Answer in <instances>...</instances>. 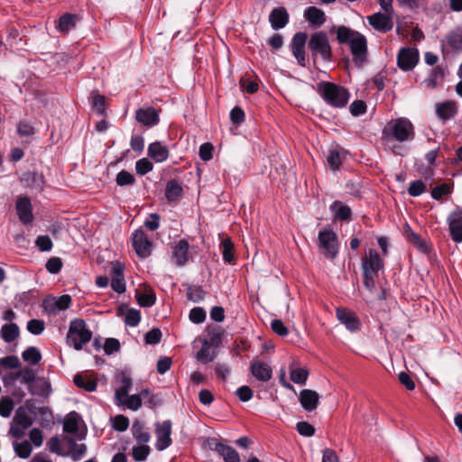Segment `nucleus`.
I'll use <instances>...</instances> for the list:
<instances>
[{
	"instance_id": "1",
	"label": "nucleus",
	"mask_w": 462,
	"mask_h": 462,
	"mask_svg": "<svg viewBox=\"0 0 462 462\" xmlns=\"http://www.w3.org/2000/svg\"><path fill=\"white\" fill-rule=\"evenodd\" d=\"M330 32L336 33L339 44L348 45L355 65L358 68L363 67L368 56L366 37L358 31L345 25L333 27Z\"/></svg>"
},
{
	"instance_id": "2",
	"label": "nucleus",
	"mask_w": 462,
	"mask_h": 462,
	"mask_svg": "<svg viewBox=\"0 0 462 462\" xmlns=\"http://www.w3.org/2000/svg\"><path fill=\"white\" fill-rule=\"evenodd\" d=\"M316 90L324 102L334 108L345 107L350 98L349 91L334 82L320 81L317 84Z\"/></svg>"
},
{
	"instance_id": "3",
	"label": "nucleus",
	"mask_w": 462,
	"mask_h": 462,
	"mask_svg": "<svg viewBox=\"0 0 462 462\" xmlns=\"http://www.w3.org/2000/svg\"><path fill=\"white\" fill-rule=\"evenodd\" d=\"M383 138L385 142L404 143L415 138L412 123L405 117L390 120L383 129Z\"/></svg>"
},
{
	"instance_id": "4",
	"label": "nucleus",
	"mask_w": 462,
	"mask_h": 462,
	"mask_svg": "<svg viewBox=\"0 0 462 462\" xmlns=\"http://www.w3.org/2000/svg\"><path fill=\"white\" fill-rule=\"evenodd\" d=\"M92 336V331L88 328L84 319H74L69 322L66 342L67 345L79 351L91 340Z\"/></svg>"
},
{
	"instance_id": "5",
	"label": "nucleus",
	"mask_w": 462,
	"mask_h": 462,
	"mask_svg": "<svg viewBox=\"0 0 462 462\" xmlns=\"http://www.w3.org/2000/svg\"><path fill=\"white\" fill-rule=\"evenodd\" d=\"M308 48L314 62L319 56L323 61H331L332 50L326 32H317L312 33L308 42Z\"/></svg>"
},
{
	"instance_id": "6",
	"label": "nucleus",
	"mask_w": 462,
	"mask_h": 462,
	"mask_svg": "<svg viewBox=\"0 0 462 462\" xmlns=\"http://www.w3.org/2000/svg\"><path fill=\"white\" fill-rule=\"evenodd\" d=\"M318 245L327 258L334 260L338 254V239L332 229L324 228L319 231Z\"/></svg>"
},
{
	"instance_id": "7",
	"label": "nucleus",
	"mask_w": 462,
	"mask_h": 462,
	"mask_svg": "<svg viewBox=\"0 0 462 462\" xmlns=\"http://www.w3.org/2000/svg\"><path fill=\"white\" fill-rule=\"evenodd\" d=\"M132 246L135 254L141 258L150 256L152 249V243L143 229H136L131 236Z\"/></svg>"
},
{
	"instance_id": "8",
	"label": "nucleus",
	"mask_w": 462,
	"mask_h": 462,
	"mask_svg": "<svg viewBox=\"0 0 462 462\" xmlns=\"http://www.w3.org/2000/svg\"><path fill=\"white\" fill-rule=\"evenodd\" d=\"M171 421L170 420H163L162 422H156L155 426V448L158 451H162L168 448L172 444L171 439Z\"/></svg>"
},
{
	"instance_id": "9",
	"label": "nucleus",
	"mask_w": 462,
	"mask_h": 462,
	"mask_svg": "<svg viewBox=\"0 0 462 462\" xmlns=\"http://www.w3.org/2000/svg\"><path fill=\"white\" fill-rule=\"evenodd\" d=\"M336 317L337 320L343 324L348 331L352 333L359 331L362 328V322L356 312L347 308H337Z\"/></svg>"
},
{
	"instance_id": "10",
	"label": "nucleus",
	"mask_w": 462,
	"mask_h": 462,
	"mask_svg": "<svg viewBox=\"0 0 462 462\" xmlns=\"http://www.w3.org/2000/svg\"><path fill=\"white\" fill-rule=\"evenodd\" d=\"M162 110L154 106H143L135 111V120L147 128H152L159 125L160 114Z\"/></svg>"
},
{
	"instance_id": "11",
	"label": "nucleus",
	"mask_w": 462,
	"mask_h": 462,
	"mask_svg": "<svg viewBox=\"0 0 462 462\" xmlns=\"http://www.w3.org/2000/svg\"><path fill=\"white\" fill-rule=\"evenodd\" d=\"M71 297L68 294L60 297H48L42 301V308L49 315H57L60 311L69 308Z\"/></svg>"
},
{
	"instance_id": "12",
	"label": "nucleus",
	"mask_w": 462,
	"mask_h": 462,
	"mask_svg": "<svg viewBox=\"0 0 462 462\" xmlns=\"http://www.w3.org/2000/svg\"><path fill=\"white\" fill-rule=\"evenodd\" d=\"M419 61V51L416 48H402L397 54V66L404 71L411 70Z\"/></svg>"
},
{
	"instance_id": "13",
	"label": "nucleus",
	"mask_w": 462,
	"mask_h": 462,
	"mask_svg": "<svg viewBox=\"0 0 462 462\" xmlns=\"http://www.w3.org/2000/svg\"><path fill=\"white\" fill-rule=\"evenodd\" d=\"M308 40V35L305 32H299L295 33L291 42V49L292 55L297 60L300 66H306L305 59V46Z\"/></svg>"
},
{
	"instance_id": "14",
	"label": "nucleus",
	"mask_w": 462,
	"mask_h": 462,
	"mask_svg": "<svg viewBox=\"0 0 462 462\" xmlns=\"http://www.w3.org/2000/svg\"><path fill=\"white\" fill-rule=\"evenodd\" d=\"M367 22L374 30L383 33L389 32L393 28V16L382 12L368 15Z\"/></svg>"
},
{
	"instance_id": "15",
	"label": "nucleus",
	"mask_w": 462,
	"mask_h": 462,
	"mask_svg": "<svg viewBox=\"0 0 462 462\" xmlns=\"http://www.w3.org/2000/svg\"><path fill=\"white\" fill-rule=\"evenodd\" d=\"M384 262L380 257L378 252L370 249L362 260V271L369 273L378 274L379 271L383 269Z\"/></svg>"
},
{
	"instance_id": "16",
	"label": "nucleus",
	"mask_w": 462,
	"mask_h": 462,
	"mask_svg": "<svg viewBox=\"0 0 462 462\" xmlns=\"http://www.w3.org/2000/svg\"><path fill=\"white\" fill-rule=\"evenodd\" d=\"M448 229L452 240L456 243L462 242V208H457L448 217Z\"/></svg>"
},
{
	"instance_id": "17",
	"label": "nucleus",
	"mask_w": 462,
	"mask_h": 462,
	"mask_svg": "<svg viewBox=\"0 0 462 462\" xmlns=\"http://www.w3.org/2000/svg\"><path fill=\"white\" fill-rule=\"evenodd\" d=\"M16 213L23 224H31L33 220L32 206L28 197H20L16 200Z\"/></svg>"
},
{
	"instance_id": "18",
	"label": "nucleus",
	"mask_w": 462,
	"mask_h": 462,
	"mask_svg": "<svg viewBox=\"0 0 462 462\" xmlns=\"http://www.w3.org/2000/svg\"><path fill=\"white\" fill-rule=\"evenodd\" d=\"M290 15L285 7H275L269 14V22L273 30L284 28L289 23Z\"/></svg>"
},
{
	"instance_id": "19",
	"label": "nucleus",
	"mask_w": 462,
	"mask_h": 462,
	"mask_svg": "<svg viewBox=\"0 0 462 462\" xmlns=\"http://www.w3.org/2000/svg\"><path fill=\"white\" fill-rule=\"evenodd\" d=\"M441 43L443 47L446 44L452 51L462 52V26L449 31Z\"/></svg>"
},
{
	"instance_id": "20",
	"label": "nucleus",
	"mask_w": 462,
	"mask_h": 462,
	"mask_svg": "<svg viewBox=\"0 0 462 462\" xmlns=\"http://www.w3.org/2000/svg\"><path fill=\"white\" fill-rule=\"evenodd\" d=\"M299 402L306 411H313L317 409L319 402V395L314 390L304 389L300 393Z\"/></svg>"
},
{
	"instance_id": "21",
	"label": "nucleus",
	"mask_w": 462,
	"mask_h": 462,
	"mask_svg": "<svg viewBox=\"0 0 462 462\" xmlns=\"http://www.w3.org/2000/svg\"><path fill=\"white\" fill-rule=\"evenodd\" d=\"M457 113V105L453 100H447L436 105V115L443 123L452 119Z\"/></svg>"
},
{
	"instance_id": "22",
	"label": "nucleus",
	"mask_w": 462,
	"mask_h": 462,
	"mask_svg": "<svg viewBox=\"0 0 462 462\" xmlns=\"http://www.w3.org/2000/svg\"><path fill=\"white\" fill-rule=\"evenodd\" d=\"M189 244L186 239H180L172 249V259L179 267L184 266L189 260Z\"/></svg>"
},
{
	"instance_id": "23",
	"label": "nucleus",
	"mask_w": 462,
	"mask_h": 462,
	"mask_svg": "<svg viewBox=\"0 0 462 462\" xmlns=\"http://www.w3.org/2000/svg\"><path fill=\"white\" fill-rule=\"evenodd\" d=\"M250 372L261 382H268L273 376L271 366L263 361H253L250 365Z\"/></svg>"
},
{
	"instance_id": "24",
	"label": "nucleus",
	"mask_w": 462,
	"mask_h": 462,
	"mask_svg": "<svg viewBox=\"0 0 462 462\" xmlns=\"http://www.w3.org/2000/svg\"><path fill=\"white\" fill-rule=\"evenodd\" d=\"M133 438L138 444H147L151 439V433L141 420H135L131 427Z\"/></svg>"
},
{
	"instance_id": "25",
	"label": "nucleus",
	"mask_w": 462,
	"mask_h": 462,
	"mask_svg": "<svg viewBox=\"0 0 462 462\" xmlns=\"http://www.w3.org/2000/svg\"><path fill=\"white\" fill-rule=\"evenodd\" d=\"M32 413V411L31 409L19 406L15 410L14 416L13 418V423L23 427V429H29L33 423Z\"/></svg>"
},
{
	"instance_id": "26",
	"label": "nucleus",
	"mask_w": 462,
	"mask_h": 462,
	"mask_svg": "<svg viewBox=\"0 0 462 462\" xmlns=\"http://www.w3.org/2000/svg\"><path fill=\"white\" fill-rule=\"evenodd\" d=\"M78 15L66 13L55 21V28L60 33L66 34L76 27Z\"/></svg>"
},
{
	"instance_id": "27",
	"label": "nucleus",
	"mask_w": 462,
	"mask_h": 462,
	"mask_svg": "<svg viewBox=\"0 0 462 462\" xmlns=\"http://www.w3.org/2000/svg\"><path fill=\"white\" fill-rule=\"evenodd\" d=\"M330 211L334 214L335 219L341 222L351 220L352 209L340 200H335L329 207Z\"/></svg>"
},
{
	"instance_id": "28",
	"label": "nucleus",
	"mask_w": 462,
	"mask_h": 462,
	"mask_svg": "<svg viewBox=\"0 0 462 462\" xmlns=\"http://www.w3.org/2000/svg\"><path fill=\"white\" fill-rule=\"evenodd\" d=\"M148 156L156 162H163L169 157V150L167 146L162 145L160 142H153L149 144L147 149Z\"/></svg>"
},
{
	"instance_id": "29",
	"label": "nucleus",
	"mask_w": 462,
	"mask_h": 462,
	"mask_svg": "<svg viewBox=\"0 0 462 462\" xmlns=\"http://www.w3.org/2000/svg\"><path fill=\"white\" fill-rule=\"evenodd\" d=\"M183 189L179 180L172 179L167 181L164 195L169 203L177 201L182 196Z\"/></svg>"
},
{
	"instance_id": "30",
	"label": "nucleus",
	"mask_w": 462,
	"mask_h": 462,
	"mask_svg": "<svg viewBox=\"0 0 462 462\" xmlns=\"http://www.w3.org/2000/svg\"><path fill=\"white\" fill-rule=\"evenodd\" d=\"M304 18L315 26H321L326 22L325 13L316 6L306 8L304 11Z\"/></svg>"
},
{
	"instance_id": "31",
	"label": "nucleus",
	"mask_w": 462,
	"mask_h": 462,
	"mask_svg": "<svg viewBox=\"0 0 462 462\" xmlns=\"http://www.w3.org/2000/svg\"><path fill=\"white\" fill-rule=\"evenodd\" d=\"M28 391L32 395L48 397L51 392V383L44 378H37L28 388Z\"/></svg>"
},
{
	"instance_id": "32",
	"label": "nucleus",
	"mask_w": 462,
	"mask_h": 462,
	"mask_svg": "<svg viewBox=\"0 0 462 462\" xmlns=\"http://www.w3.org/2000/svg\"><path fill=\"white\" fill-rule=\"evenodd\" d=\"M215 449L225 462H240L239 454L233 447L219 442L216 444Z\"/></svg>"
},
{
	"instance_id": "33",
	"label": "nucleus",
	"mask_w": 462,
	"mask_h": 462,
	"mask_svg": "<svg viewBox=\"0 0 462 462\" xmlns=\"http://www.w3.org/2000/svg\"><path fill=\"white\" fill-rule=\"evenodd\" d=\"M150 392L148 389H142L139 394L128 395L120 404L126 406L128 409L137 411L142 406V398L148 397Z\"/></svg>"
},
{
	"instance_id": "34",
	"label": "nucleus",
	"mask_w": 462,
	"mask_h": 462,
	"mask_svg": "<svg viewBox=\"0 0 462 462\" xmlns=\"http://www.w3.org/2000/svg\"><path fill=\"white\" fill-rule=\"evenodd\" d=\"M234 248H235V245L230 237H226L221 240L220 250L222 253V257H223L224 262L228 264L236 263Z\"/></svg>"
},
{
	"instance_id": "35",
	"label": "nucleus",
	"mask_w": 462,
	"mask_h": 462,
	"mask_svg": "<svg viewBox=\"0 0 462 462\" xmlns=\"http://www.w3.org/2000/svg\"><path fill=\"white\" fill-rule=\"evenodd\" d=\"M346 155V152L342 148L330 150L327 157V162L331 170H338L345 161Z\"/></svg>"
},
{
	"instance_id": "36",
	"label": "nucleus",
	"mask_w": 462,
	"mask_h": 462,
	"mask_svg": "<svg viewBox=\"0 0 462 462\" xmlns=\"http://www.w3.org/2000/svg\"><path fill=\"white\" fill-rule=\"evenodd\" d=\"M120 387L116 390L115 399L116 402H123V399L127 397L130 388L132 387L133 382L130 376L123 373L119 377Z\"/></svg>"
},
{
	"instance_id": "37",
	"label": "nucleus",
	"mask_w": 462,
	"mask_h": 462,
	"mask_svg": "<svg viewBox=\"0 0 462 462\" xmlns=\"http://www.w3.org/2000/svg\"><path fill=\"white\" fill-rule=\"evenodd\" d=\"M406 238L407 240L412 244L419 251H420L423 254H429L430 253V247L427 244V242L422 239L420 235L415 233L411 228H408L406 231Z\"/></svg>"
},
{
	"instance_id": "38",
	"label": "nucleus",
	"mask_w": 462,
	"mask_h": 462,
	"mask_svg": "<svg viewBox=\"0 0 462 462\" xmlns=\"http://www.w3.org/2000/svg\"><path fill=\"white\" fill-rule=\"evenodd\" d=\"M79 415L75 411L67 414L63 421V431L69 434H76L79 430Z\"/></svg>"
},
{
	"instance_id": "39",
	"label": "nucleus",
	"mask_w": 462,
	"mask_h": 462,
	"mask_svg": "<svg viewBox=\"0 0 462 462\" xmlns=\"http://www.w3.org/2000/svg\"><path fill=\"white\" fill-rule=\"evenodd\" d=\"M19 327L15 323L10 322L8 324L3 325L1 328L2 338L6 343L14 341L19 337Z\"/></svg>"
},
{
	"instance_id": "40",
	"label": "nucleus",
	"mask_w": 462,
	"mask_h": 462,
	"mask_svg": "<svg viewBox=\"0 0 462 462\" xmlns=\"http://www.w3.org/2000/svg\"><path fill=\"white\" fill-rule=\"evenodd\" d=\"M67 441L70 446V451L69 453H65V457L70 456L74 461L81 459L87 452V446L85 444H78L72 439H68Z\"/></svg>"
},
{
	"instance_id": "41",
	"label": "nucleus",
	"mask_w": 462,
	"mask_h": 462,
	"mask_svg": "<svg viewBox=\"0 0 462 462\" xmlns=\"http://www.w3.org/2000/svg\"><path fill=\"white\" fill-rule=\"evenodd\" d=\"M216 357V353L211 348L208 340H204L200 350L197 353V359L203 364L212 362Z\"/></svg>"
},
{
	"instance_id": "42",
	"label": "nucleus",
	"mask_w": 462,
	"mask_h": 462,
	"mask_svg": "<svg viewBox=\"0 0 462 462\" xmlns=\"http://www.w3.org/2000/svg\"><path fill=\"white\" fill-rule=\"evenodd\" d=\"M206 293L200 285H188L186 289L187 299L194 303L202 301L205 299Z\"/></svg>"
},
{
	"instance_id": "43",
	"label": "nucleus",
	"mask_w": 462,
	"mask_h": 462,
	"mask_svg": "<svg viewBox=\"0 0 462 462\" xmlns=\"http://www.w3.org/2000/svg\"><path fill=\"white\" fill-rule=\"evenodd\" d=\"M22 357L24 362L29 363L32 365H37L42 359V354L40 350L35 346H28L23 353Z\"/></svg>"
},
{
	"instance_id": "44",
	"label": "nucleus",
	"mask_w": 462,
	"mask_h": 462,
	"mask_svg": "<svg viewBox=\"0 0 462 462\" xmlns=\"http://www.w3.org/2000/svg\"><path fill=\"white\" fill-rule=\"evenodd\" d=\"M73 382L78 387L82 388L89 393L96 391L97 387V383L96 381L88 379L87 377L79 374H77L74 376Z\"/></svg>"
},
{
	"instance_id": "45",
	"label": "nucleus",
	"mask_w": 462,
	"mask_h": 462,
	"mask_svg": "<svg viewBox=\"0 0 462 462\" xmlns=\"http://www.w3.org/2000/svg\"><path fill=\"white\" fill-rule=\"evenodd\" d=\"M151 453V448L147 444H139L132 448V456L134 461L143 462Z\"/></svg>"
},
{
	"instance_id": "46",
	"label": "nucleus",
	"mask_w": 462,
	"mask_h": 462,
	"mask_svg": "<svg viewBox=\"0 0 462 462\" xmlns=\"http://www.w3.org/2000/svg\"><path fill=\"white\" fill-rule=\"evenodd\" d=\"M14 449L15 454L21 458H27L31 456L32 448L29 441L24 440L22 442L14 443Z\"/></svg>"
},
{
	"instance_id": "47",
	"label": "nucleus",
	"mask_w": 462,
	"mask_h": 462,
	"mask_svg": "<svg viewBox=\"0 0 462 462\" xmlns=\"http://www.w3.org/2000/svg\"><path fill=\"white\" fill-rule=\"evenodd\" d=\"M91 106L97 115L104 116L106 114L105 97L100 94L92 95Z\"/></svg>"
},
{
	"instance_id": "48",
	"label": "nucleus",
	"mask_w": 462,
	"mask_h": 462,
	"mask_svg": "<svg viewBox=\"0 0 462 462\" xmlns=\"http://www.w3.org/2000/svg\"><path fill=\"white\" fill-rule=\"evenodd\" d=\"M116 182L120 187L130 186L135 183V178L129 171L122 170L117 173Z\"/></svg>"
},
{
	"instance_id": "49",
	"label": "nucleus",
	"mask_w": 462,
	"mask_h": 462,
	"mask_svg": "<svg viewBox=\"0 0 462 462\" xmlns=\"http://www.w3.org/2000/svg\"><path fill=\"white\" fill-rule=\"evenodd\" d=\"M308 376L309 371L306 368H295L290 372L291 380L298 384L305 383Z\"/></svg>"
},
{
	"instance_id": "50",
	"label": "nucleus",
	"mask_w": 462,
	"mask_h": 462,
	"mask_svg": "<svg viewBox=\"0 0 462 462\" xmlns=\"http://www.w3.org/2000/svg\"><path fill=\"white\" fill-rule=\"evenodd\" d=\"M14 407V401L8 397H2L0 400V415L4 418H8Z\"/></svg>"
},
{
	"instance_id": "51",
	"label": "nucleus",
	"mask_w": 462,
	"mask_h": 462,
	"mask_svg": "<svg viewBox=\"0 0 462 462\" xmlns=\"http://www.w3.org/2000/svg\"><path fill=\"white\" fill-rule=\"evenodd\" d=\"M141 321V312L135 309H129L125 317V325L134 328Z\"/></svg>"
},
{
	"instance_id": "52",
	"label": "nucleus",
	"mask_w": 462,
	"mask_h": 462,
	"mask_svg": "<svg viewBox=\"0 0 462 462\" xmlns=\"http://www.w3.org/2000/svg\"><path fill=\"white\" fill-rule=\"evenodd\" d=\"M137 301L140 306L149 308L155 304L156 295L153 291H150L145 293L139 294Z\"/></svg>"
},
{
	"instance_id": "53",
	"label": "nucleus",
	"mask_w": 462,
	"mask_h": 462,
	"mask_svg": "<svg viewBox=\"0 0 462 462\" xmlns=\"http://www.w3.org/2000/svg\"><path fill=\"white\" fill-rule=\"evenodd\" d=\"M426 190V185L421 180H416L410 183L408 194L411 197H419Z\"/></svg>"
},
{
	"instance_id": "54",
	"label": "nucleus",
	"mask_w": 462,
	"mask_h": 462,
	"mask_svg": "<svg viewBox=\"0 0 462 462\" xmlns=\"http://www.w3.org/2000/svg\"><path fill=\"white\" fill-rule=\"evenodd\" d=\"M153 164L147 158H142L135 162V171L138 175H145L152 171Z\"/></svg>"
},
{
	"instance_id": "55",
	"label": "nucleus",
	"mask_w": 462,
	"mask_h": 462,
	"mask_svg": "<svg viewBox=\"0 0 462 462\" xmlns=\"http://www.w3.org/2000/svg\"><path fill=\"white\" fill-rule=\"evenodd\" d=\"M21 377V382L24 384L28 385V388L33 383V382L37 379L35 373L33 370L25 368L19 373L16 374L15 379Z\"/></svg>"
},
{
	"instance_id": "56",
	"label": "nucleus",
	"mask_w": 462,
	"mask_h": 462,
	"mask_svg": "<svg viewBox=\"0 0 462 462\" xmlns=\"http://www.w3.org/2000/svg\"><path fill=\"white\" fill-rule=\"evenodd\" d=\"M35 245L41 252H49L52 248V241L47 235L38 236L35 240Z\"/></svg>"
},
{
	"instance_id": "57",
	"label": "nucleus",
	"mask_w": 462,
	"mask_h": 462,
	"mask_svg": "<svg viewBox=\"0 0 462 462\" xmlns=\"http://www.w3.org/2000/svg\"><path fill=\"white\" fill-rule=\"evenodd\" d=\"M112 427L117 431L123 432L129 427V420L125 415H116L112 418Z\"/></svg>"
},
{
	"instance_id": "58",
	"label": "nucleus",
	"mask_w": 462,
	"mask_h": 462,
	"mask_svg": "<svg viewBox=\"0 0 462 462\" xmlns=\"http://www.w3.org/2000/svg\"><path fill=\"white\" fill-rule=\"evenodd\" d=\"M45 328L44 321L42 319H32L27 322V330L32 335H40Z\"/></svg>"
},
{
	"instance_id": "59",
	"label": "nucleus",
	"mask_w": 462,
	"mask_h": 462,
	"mask_svg": "<svg viewBox=\"0 0 462 462\" xmlns=\"http://www.w3.org/2000/svg\"><path fill=\"white\" fill-rule=\"evenodd\" d=\"M162 331L158 328H153L144 335V341L147 345H157L162 339Z\"/></svg>"
},
{
	"instance_id": "60",
	"label": "nucleus",
	"mask_w": 462,
	"mask_h": 462,
	"mask_svg": "<svg viewBox=\"0 0 462 462\" xmlns=\"http://www.w3.org/2000/svg\"><path fill=\"white\" fill-rule=\"evenodd\" d=\"M20 136L29 137L34 134V127L27 121H20L16 125Z\"/></svg>"
},
{
	"instance_id": "61",
	"label": "nucleus",
	"mask_w": 462,
	"mask_h": 462,
	"mask_svg": "<svg viewBox=\"0 0 462 462\" xmlns=\"http://www.w3.org/2000/svg\"><path fill=\"white\" fill-rule=\"evenodd\" d=\"M62 265L60 258L51 257L47 261L45 268L50 273L56 274L60 272Z\"/></svg>"
},
{
	"instance_id": "62",
	"label": "nucleus",
	"mask_w": 462,
	"mask_h": 462,
	"mask_svg": "<svg viewBox=\"0 0 462 462\" xmlns=\"http://www.w3.org/2000/svg\"><path fill=\"white\" fill-rule=\"evenodd\" d=\"M161 216L157 213H151L145 219L143 226L150 231H155L160 227Z\"/></svg>"
},
{
	"instance_id": "63",
	"label": "nucleus",
	"mask_w": 462,
	"mask_h": 462,
	"mask_svg": "<svg viewBox=\"0 0 462 462\" xmlns=\"http://www.w3.org/2000/svg\"><path fill=\"white\" fill-rule=\"evenodd\" d=\"M105 353L108 356L120 350V342L118 339L114 337L106 338L103 346Z\"/></svg>"
},
{
	"instance_id": "64",
	"label": "nucleus",
	"mask_w": 462,
	"mask_h": 462,
	"mask_svg": "<svg viewBox=\"0 0 462 462\" xmlns=\"http://www.w3.org/2000/svg\"><path fill=\"white\" fill-rule=\"evenodd\" d=\"M206 311L203 308L195 307L189 311V319L195 324H200L206 319Z\"/></svg>"
}]
</instances>
